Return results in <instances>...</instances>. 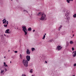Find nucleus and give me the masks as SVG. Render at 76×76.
<instances>
[{
    "instance_id": "nucleus-1",
    "label": "nucleus",
    "mask_w": 76,
    "mask_h": 76,
    "mask_svg": "<svg viewBox=\"0 0 76 76\" xmlns=\"http://www.w3.org/2000/svg\"><path fill=\"white\" fill-rule=\"evenodd\" d=\"M37 16H40L42 15V17L40 18V19L42 20H44V19H45V20H47V19H45L46 15L44 13L42 14V12H40L37 14Z\"/></svg>"
},
{
    "instance_id": "nucleus-2",
    "label": "nucleus",
    "mask_w": 76,
    "mask_h": 76,
    "mask_svg": "<svg viewBox=\"0 0 76 76\" xmlns=\"http://www.w3.org/2000/svg\"><path fill=\"white\" fill-rule=\"evenodd\" d=\"M22 63L25 67H26L28 66V61L25 59H23L22 60Z\"/></svg>"
},
{
    "instance_id": "nucleus-3",
    "label": "nucleus",
    "mask_w": 76,
    "mask_h": 76,
    "mask_svg": "<svg viewBox=\"0 0 76 76\" xmlns=\"http://www.w3.org/2000/svg\"><path fill=\"white\" fill-rule=\"evenodd\" d=\"M69 12H66L64 18H65V19H66L67 20H69V19H70V17H69Z\"/></svg>"
},
{
    "instance_id": "nucleus-4",
    "label": "nucleus",
    "mask_w": 76,
    "mask_h": 76,
    "mask_svg": "<svg viewBox=\"0 0 76 76\" xmlns=\"http://www.w3.org/2000/svg\"><path fill=\"white\" fill-rule=\"evenodd\" d=\"M22 28L23 29L22 31L24 32L25 35H27V31H27V29H26V27L23 26L22 27Z\"/></svg>"
},
{
    "instance_id": "nucleus-5",
    "label": "nucleus",
    "mask_w": 76,
    "mask_h": 76,
    "mask_svg": "<svg viewBox=\"0 0 76 76\" xmlns=\"http://www.w3.org/2000/svg\"><path fill=\"white\" fill-rule=\"evenodd\" d=\"M26 60L28 61H30V59H31V57H30V56L27 55L26 56Z\"/></svg>"
},
{
    "instance_id": "nucleus-6",
    "label": "nucleus",
    "mask_w": 76,
    "mask_h": 76,
    "mask_svg": "<svg viewBox=\"0 0 76 76\" xmlns=\"http://www.w3.org/2000/svg\"><path fill=\"white\" fill-rule=\"evenodd\" d=\"M26 54L27 55H29L31 54V51L29 49H27V51H26Z\"/></svg>"
},
{
    "instance_id": "nucleus-7",
    "label": "nucleus",
    "mask_w": 76,
    "mask_h": 76,
    "mask_svg": "<svg viewBox=\"0 0 76 76\" xmlns=\"http://www.w3.org/2000/svg\"><path fill=\"white\" fill-rule=\"evenodd\" d=\"M62 48V47H61V46H58L57 47V48H56V50H58V51H59V50H61V49Z\"/></svg>"
},
{
    "instance_id": "nucleus-8",
    "label": "nucleus",
    "mask_w": 76,
    "mask_h": 76,
    "mask_svg": "<svg viewBox=\"0 0 76 76\" xmlns=\"http://www.w3.org/2000/svg\"><path fill=\"white\" fill-rule=\"evenodd\" d=\"M10 30L9 29H8L7 30L5 31V33H6V34H11V31L9 32Z\"/></svg>"
},
{
    "instance_id": "nucleus-9",
    "label": "nucleus",
    "mask_w": 76,
    "mask_h": 76,
    "mask_svg": "<svg viewBox=\"0 0 76 76\" xmlns=\"http://www.w3.org/2000/svg\"><path fill=\"white\" fill-rule=\"evenodd\" d=\"M74 54L73 55V57H76V50L75 51H74L72 53V54Z\"/></svg>"
},
{
    "instance_id": "nucleus-10",
    "label": "nucleus",
    "mask_w": 76,
    "mask_h": 76,
    "mask_svg": "<svg viewBox=\"0 0 76 76\" xmlns=\"http://www.w3.org/2000/svg\"><path fill=\"white\" fill-rule=\"evenodd\" d=\"M2 21L3 22V23L4 24V23H6L7 22V20H6V19H4V20H2Z\"/></svg>"
},
{
    "instance_id": "nucleus-11",
    "label": "nucleus",
    "mask_w": 76,
    "mask_h": 76,
    "mask_svg": "<svg viewBox=\"0 0 76 76\" xmlns=\"http://www.w3.org/2000/svg\"><path fill=\"white\" fill-rule=\"evenodd\" d=\"M69 45V42H66V47L67 48L68 46Z\"/></svg>"
},
{
    "instance_id": "nucleus-12",
    "label": "nucleus",
    "mask_w": 76,
    "mask_h": 76,
    "mask_svg": "<svg viewBox=\"0 0 76 76\" xmlns=\"http://www.w3.org/2000/svg\"><path fill=\"white\" fill-rule=\"evenodd\" d=\"M0 70H1V72H0L1 74V73H3L4 72V70H3L1 69H0Z\"/></svg>"
},
{
    "instance_id": "nucleus-13",
    "label": "nucleus",
    "mask_w": 76,
    "mask_h": 76,
    "mask_svg": "<svg viewBox=\"0 0 76 76\" xmlns=\"http://www.w3.org/2000/svg\"><path fill=\"white\" fill-rule=\"evenodd\" d=\"M31 30L32 28L31 27H30L28 29V31H31Z\"/></svg>"
},
{
    "instance_id": "nucleus-14",
    "label": "nucleus",
    "mask_w": 76,
    "mask_h": 76,
    "mask_svg": "<svg viewBox=\"0 0 76 76\" xmlns=\"http://www.w3.org/2000/svg\"><path fill=\"white\" fill-rule=\"evenodd\" d=\"M62 27V26L61 25L59 28V29H58V30L59 31H60V29H61V27Z\"/></svg>"
},
{
    "instance_id": "nucleus-15",
    "label": "nucleus",
    "mask_w": 76,
    "mask_h": 76,
    "mask_svg": "<svg viewBox=\"0 0 76 76\" xmlns=\"http://www.w3.org/2000/svg\"><path fill=\"white\" fill-rule=\"evenodd\" d=\"M0 37H1V39H2V38H4V37H3V35H2V34L0 35Z\"/></svg>"
},
{
    "instance_id": "nucleus-16",
    "label": "nucleus",
    "mask_w": 76,
    "mask_h": 76,
    "mask_svg": "<svg viewBox=\"0 0 76 76\" xmlns=\"http://www.w3.org/2000/svg\"><path fill=\"white\" fill-rule=\"evenodd\" d=\"M74 43V42H73V41H70L69 42V44H73Z\"/></svg>"
},
{
    "instance_id": "nucleus-17",
    "label": "nucleus",
    "mask_w": 76,
    "mask_h": 76,
    "mask_svg": "<svg viewBox=\"0 0 76 76\" xmlns=\"http://www.w3.org/2000/svg\"><path fill=\"white\" fill-rule=\"evenodd\" d=\"M73 16L74 18H76V14H75L74 15H73Z\"/></svg>"
},
{
    "instance_id": "nucleus-18",
    "label": "nucleus",
    "mask_w": 76,
    "mask_h": 76,
    "mask_svg": "<svg viewBox=\"0 0 76 76\" xmlns=\"http://www.w3.org/2000/svg\"><path fill=\"white\" fill-rule=\"evenodd\" d=\"M53 40L51 39V40H49L48 42H53Z\"/></svg>"
},
{
    "instance_id": "nucleus-19",
    "label": "nucleus",
    "mask_w": 76,
    "mask_h": 76,
    "mask_svg": "<svg viewBox=\"0 0 76 76\" xmlns=\"http://www.w3.org/2000/svg\"><path fill=\"white\" fill-rule=\"evenodd\" d=\"M31 50L32 51H34V50H35V49L34 48H31Z\"/></svg>"
},
{
    "instance_id": "nucleus-20",
    "label": "nucleus",
    "mask_w": 76,
    "mask_h": 76,
    "mask_svg": "<svg viewBox=\"0 0 76 76\" xmlns=\"http://www.w3.org/2000/svg\"><path fill=\"white\" fill-rule=\"evenodd\" d=\"M45 36L44 35L43 38H42V39H45Z\"/></svg>"
},
{
    "instance_id": "nucleus-21",
    "label": "nucleus",
    "mask_w": 76,
    "mask_h": 76,
    "mask_svg": "<svg viewBox=\"0 0 76 76\" xmlns=\"http://www.w3.org/2000/svg\"><path fill=\"white\" fill-rule=\"evenodd\" d=\"M7 26V24H6V25H4V26L5 27V28H6Z\"/></svg>"
},
{
    "instance_id": "nucleus-22",
    "label": "nucleus",
    "mask_w": 76,
    "mask_h": 76,
    "mask_svg": "<svg viewBox=\"0 0 76 76\" xmlns=\"http://www.w3.org/2000/svg\"><path fill=\"white\" fill-rule=\"evenodd\" d=\"M33 72L32 71V69H31L30 70V72L31 73H33Z\"/></svg>"
},
{
    "instance_id": "nucleus-23",
    "label": "nucleus",
    "mask_w": 76,
    "mask_h": 76,
    "mask_svg": "<svg viewBox=\"0 0 76 76\" xmlns=\"http://www.w3.org/2000/svg\"><path fill=\"white\" fill-rule=\"evenodd\" d=\"M70 1L69 0H66L67 2L68 3H70Z\"/></svg>"
},
{
    "instance_id": "nucleus-24",
    "label": "nucleus",
    "mask_w": 76,
    "mask_h": 76,
    "mask_svg": "<svg viewBox=\"0 0 76 76\" xmlns=\"http://www.w3.org/2000/svg\"><path fill=\"white\" fill-rule=\"evenodd\" d=\"M20 58H22V55H21V54H20Z\"/></svg>"
},
{
    "instance_id": "nucleus-25",
    "label": "nucleus",
    "mask_w": 76,
    "mask_h": 76,
    "mask_svg": "<svg viewBox=\"0 0 76 76\" xmlns=\"http://www.w3.org/2000/svg\"><path fill=\"white\" fill-rule=\"evenodd\" d=\"M4 66H5V67H7V64L4 65Z\"/></svg>"
},
{
    "instance_id": "nucleus-26",
    "label": "nucleus",
    "mask_w": 76,
    "mask_h": 76,
    "mask_svg": "<svg viewBox=\"0 0 76 76\" xmlns=\"http://www.w3.org/2000/svg\"><path fill=\"white\" fill-rule=\"evenodd\" d=\"M74 50H75V49L74 48L72 47V51H74Z\"/></svg>"
},
{
    "instance_id": "nucleus-27",
    "label": "nucleus",
    "mask_w": 76,
    "mask_h": 76,
    "mask_svg": "<svg viewBox=\"0 0 76 76\" xmlns=\"http://www.w3.org/2000/svg\"><path fill=\"white\" fill-rule=\"evenodd\" d=\"M6 37H7V38H9V36L8 35H7L6 36Z\"/></svg>"
},
{
    "instance_id": "nucleus-28",
    "label": "nucleus",
    "mask_w": 76,
    "mask_h": 76,
    "mask_svg": "<svg viewBox=\"0 0 76 76\" xmlns=\"http://www.w3.org/2000/svg\"><path fill=\"white\" fill-rule=\"evenodd\" d=\"M8 23H9V22L8 21H7L6 24H7V25H8Z\"/></svg>"
},
{
    "instance_id": "nucleus-29",
    "label": "nucleus",
    "mask_w": 76,
    "mask_h": 76,
    "mask_svg": "<svg viewBox=\"0 0 76 76\" xmlns=\"http://www.w3.org/2000/svg\"><path fill=\"white\" fill-rule=\"evenodd\" d=\"M14 52L15 53H18V51H15Z\"/></svg>"
},
{
    "instance_id": "nucleus-30",
    "label": "nucleus",
    "mask_w": 76,
    "mask_h": 76,
    "mask_svg": "<svg viewBox=\"0 0 76 76\" xmlns=\"http://www.w3.org/2000/svg\"><path fill=\"white\" fill-rule=\"evenodd\" d=\"M76 66V63L74 64L73 65V66Z\"/></svg>"
},
{
    "instance_id": "nucleus-31",
    "label": "nucleus",
    "mask_w": 76,
    "mask_h": 76,
    "mask_svg": "<svg viewBox=\"0 0 76 76\" xmlns=\"http://www.w3.org/2000/svg\"><path fill=\"white\" fill-rule=\"evenodd\" d=\"M5 72H6V71H7V69L6 68H5Z\"/></svg>"
},
{
    "instance_id": "nucleus-32",
    "label": "nucleus",
    "mask_w": 76,
    "mask_h": 76,
    "mask_svg": "<svg viewBox=\"0 0 76 76\" xmlns=\"http://www.w3.org/2000/svg\"><path fill=\"white\" fill-rule=\"evenodd\" d=\"M4 65H6V63L4 62Z\"/></svg>"
},
{
    "instance_id": "nucleus-33",
    "label": "nucleus",
    "mask_w": 76,
    "mask_h": 76,
    "mask_svg": "<svg viewBox=\"0 0 76 76\" xmlns=\"http://www.w3.org/2000/svg\"><path fill=\"white\" fill-rule=\"evenodd\" d=\"M22 76H26V75H22Z\"/></svg>"
},
{
    "instance_id": "nucleus-34",
    "label": "nucleus",
    "mask_w": 76,
    "mask_h": 76,
    "mask_svg": "<svg viewBox=\"0 0 76 76\" xmlns=\"http://www.w3.org/2000/svg\"><path fill=\"white\" fill-rule=\"evenodd\" d=\"M6 23H6H6H4V24H5V25H7V24H6Z\"/></svg>"
},
{
    "instance_id": "nucleus-35",
    "label": "nucleus",
    "mask_w": 76,
    "mask_h": 76,
    "mask_svg": "<svg viewBox=\"0 0 76 76\" xmlns=\"http://www.w3.org/2000/svg\"><path fill=\"white\" fill-rule=\"evenodd\" d=\"M45 63H47V61H45Z\"/></svg>"
},
{
    "instance_id": "nucleus-36",
    "label": "nucleus",
    "mask_w": 76,
    "mask_h": 76,
    "mask_svg": "<svg viewBox=\"0 0 76 76\" xmlns=\"http://www.w3.org/2000/svg\"><path fill=\"white\" fill-rule=\"evenodd\" d=\"M70 0V1H73V0Z\"/></svg>"
},
{
    "instance_id": "nucleus-37",
    "label": "nucleus",
    "mask_w": 76,
    "mask_h": 76,
    "mask_svg": "<svg viewBox=\"0 0 76 76\" xmlns=\"http://www.w3.org/2000/svg\"><path fill=\"white\" fill-rule=\"evenodd\" d=\"M4 36H5V37H6V35L5 34H4Z\"/></svg>"
},
{
    "instance_id": "nucleus-38",
    "label": "nucleus",
    "mask_w": 76,
    "mask_h": 76,
    "mask_svg": "<svg viewBox=\"0 0 76 76\" xmlns=\"http://www.w3.org/2000/svg\"><path fill=\"white\" fill-rule=\"evenodd\" d=\"M35 30H33V32H35Z\"/></svg>"
},
{
    "instance_id": "nucleus-39",
    "label": "nucleus",
    "mask_w": 76,
    "mask_h": 76,
    "mask_svg": "<svg viewBox=\"0 0 76 76\" xmlns=\"http://www.w3.org/2000/svg\"><path fill=\"white\" fill-rule=\"evenodd\" d=\"M45 35H46V33L45 34Z\"/></svg>"
},
{
    "instance_id": "nucleus-40",
    "label": "nucleus",
    "mask_w": 76,
    "mask_h": 76,
    "mask_svg": "<svg viewBox=\"0 0 76 76\" xmlns=\"http://www.w3.org/2000/svg\"><path fill=\"white\" fill-rule=\"evenodd\" d=\"M74 36H75V35H74V34H73V37H74Z\"/></svg>"
},
{
    "instance_id": "nucleus-41",
    "label": "nucleus",
    "mask_w": 76,
    "mask_h": 76,
    "mask_svg": "<svg viewBox=\"0 0 76 76\" xmlns=\"http://www.w3.org/2000/svg\"><path fill=\"white\" fill-rule=\"evenodd\" d=\"M25 11L26 12V10H24L23 11V12H25Z\"/></svg>"
},
{
    "instance_id": "nucleus-42",
    "label": "nucleus",
    "mask_w": 76,
    "mask_h": 76,
    "mask_svg": "<svg viewBox=\"0 0 76 76\" xmlns=\"http://www.w3.org/2000/svg\"><path fill=\"white\" fill-rule=\"evenodd\" d=\"M10 63H12V61H10Z\"/></svg>"
},
{
    "instance_id": "nucleus-43",
    "label": "nucleus",
    "mask_w": 76,
    "mask_h": 76,
    "mask_svg": "<svg viewBox=\"0 0 76 76\" xmlns=\"http://www.w3.org/2000/svg\"><path fill=\"white\" fill-rule=\"evenodd\" d=\"M4 58H6V57H5V56H4Z\"/></svg>"
},
{
    "instance_id": "nucleus-44",
    "label": "nucleus",
    "mask_w": 76,
    "mask_h": 76,
    "mask_svg": "<svg viewBox=\"0 0 76 76\" xmlns=\"http://www.w3.org/2000/svg\"><path fill=\"white\" fill-rule=\"evenodd\" d=\"M9 51H10V50H8V52H9Z\"/></svg>"
},
{
    "instance_id": "nucleus-45",
    "label": "nucleus",
    "mask_w": 76,
    "mask_h": 76,
    "mask_svg": "<svg viewBox=\"0 0 76 76\" xmlns=\"http://www.w3.org/2000/svg\"><path fill=\"white\" fill-rule=\"evenodd\" d=\"M27 13H28V12L27 11H26Z\"/></svg>"
},
{
    "instance_id": "nucleus-46",
    "label": "nucleus",
    "mask_w": 76,
    "mask_h": 76,
    "mask_svg": "<svg viewBox=\"0 0 76 76\" xmlns=\"http://www.w3.org/2000/svg\"><path fill=\"white\" fill-rule=\"evenodd\" d=\"M31 76H34L33 75H32Z\"/></svg>"
},
{
    "instance_id": "nucleus-47",
    "label": "nucleus",
    "mask_w": 76,
    "mask_h": 76,
    "mask_svg": "<svg viewBox=\"0 0 76 76\" xmlns=\"http://www.w3.org/2000/svg\"><path fill=\"white\" fill-rule=\"evenodd\" d=\"M73 38V37H71V38Z\"/></svg>"
},
{
    "instance_id": "nucleus-48",
    "label": "nucleus",
    "mask_w": 76,
    "mask_h": 76,
    "mask_svg": "<svg viewBox=\"0 0 76 76\" xmlns=\"http://www.w3.org/2000/svg\"><path fill=\"white\" fill-rule=\"evenodd\" d=\"M17 29H18V28L17 27Z\"/></svg>"
},
{
    "instance_id": "nucleus-49",
    "label": "nucleus",
    "mask_w": 76,
    "mask_h": 76,
    "mask_svg": "<svg viewBox=\"0 0 76 76\" xmlns=\"http://www.w3.org/2000/svg\"><path fill=\"white\" fill-rule=\"evenodd\" d=\"M13 0H11V1H12Z\"/></svg>"
},
{
    "instance_id": "nucleus-50",
    "label": "nucleus",
    "mask_w": 76,
    "mask_h": 76,
    "mask_svg": "<svg viewBox=\"0 0 76 76\" xmlns=\"http://www.w3.org/2000/svg\"><path fill=\"white\" fill-rule=\"evenodd\" d=\"M1 75H2V74H1Z\"/></svg>"
}]
</instances>
